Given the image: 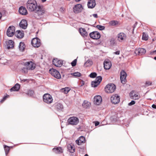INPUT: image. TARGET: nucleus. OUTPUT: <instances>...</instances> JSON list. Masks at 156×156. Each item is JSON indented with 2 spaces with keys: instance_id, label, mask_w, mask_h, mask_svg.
Wrapping results in <instances>:
<instances>
[{
  "instance_id": "obj_3",
  "label": "nucleus",
  "mask_w": 156,
  "mask_h": 156,
  "mask_svg": "<svg viewBox=\"0 0 156 156\" xmlns=\"http://www.w3.org/2000/svg\"><path fill=\"white\" fill-rule=\"evenodd\" d=\"M43 101L48 104H51L53 100L52 96L48 93L45 94L43 95Z\"/></svg>"
},
{
  "instance_id": "obj_29",
  "label": "nucleus",
  "mask_w": 156,
  "mask_h": 156,
  "mask_svg": "<svg viewBox=\"0 0 156 156\" xmlns=\"http://www.w3.org/2000/svg\"><path fill=\"white\" fill-rule=\"evenodd\" d=\"M55 109L58 111H62L63 109V106L61 103H58L55 106Z\"/></svg>"
},
{
  "instance_id": "obj_40",
  "label": "nucleus",
  "mask_w": 156,
  "mask_h": 156,
  "mask_svg": "<svg viewBox=\"0 0 156 156\" xmlns=\"http://www.w3.org/2000/svg\"><path fill=\"white\" fill-rule=\"evenodd\" d=\"M142 39L146 41L148 40V35L146 34L145 33H143L142 37Z\"/></svg>"
},
{
  "instance_id": "obj_18",
  "label": "nucleus",
  "mask_w": 156,
  "mask_h": 156,
  "mask_svg": "<svg viewBox=\"0 0 156 156\" xmlns=\"http://www.w3.org/2000/svg\"><path fill=\"white\" fill-rule=\"evenodd\" d=\"M19 25L20 27L23 29H26L27 27V22L26 20L23 19L21 20L20 23Z\"/></svg>"
},
{
  "instance_id": "obj_20",
  "label": "nucleus",
  "mask_w": 156,
  "mask_h": 156,
  "mask_svg": "<svg viewBox=\"0 0 156 156\" xmlns=\"http://www.w3.org/2000/svg\"><path fill=\"white\" fill-rule=\"evenodd\" d=\"M96 5V1L94 0H89L87 3V6L89 8H93L95 7Z\"/></svg>"
},
{
  "instance_id": "obj_45",
  "label": "nucleus",
  "mask_w": 156,
  "mask_h": 156,
  "mask_svg": "<svg viewBox=\"0 0 156 156\" xmlns=\"http://www.w3.org/2000/svg\"><path fill=\"white\" fill-rule=\"evenodd\" d=\"M34 94V91L33 90H29L28 91L27 94L30 96H32Z\"/></svg>"
},
{
  "instance_id": "obj_44",
  "label": "nucleus",
  "mask_w": 156,
  "mask_h": 156,
  "mask_svg": "<svg viewBox=\"0 0 156 156\" xmlns=\"http://www.w3.org/2000/svg\"><path fill=\"white\" fill-rule=\"evenodd\" d=\"M96 27L101 30H104L105 29V27L104 26L100 25H97L96 26Z\"/></svg>"
},
{
  "instance_id": "obj_1",
  "label": "nucleus",
  "mask_w": 156,
  "mask_h": 156,
  "mask_svg": "<svg viewBox=\"0 0 156 156\" xmlns=\"http://www.w3.org/2000/svg\"><path fill=\"white\" fill-rule=\"evenodd\" d=\"M26 5L27 9L30 11L34 12L36 10L33 16L36 19H40L45 13L44 9L40 6H38L35 0H28Z\"/></svg>"
},
{
  "instance_id": "obj_26",
  "label": "nucleus",
  "mask_w": 156,
  "mask_h": 156,
  "mask_svg": "<svg viewBox=\"0 0 156 156\" xmlns=\"http://www.w3.org/2000/svg\"><path fill=\"white\" fill-rule=\"evenodd\" d=\"M53 151L56 154H60L63 152L62 149L60 147H58L56 148H53Z\"/></svg>"
},
{
  "instance_id": "obj_35",
  "label": "nucleus",
  "mask_w": 156,
  "mask_h": 156,
  "mask_svg": "<svg viewBox=\"0 0 156 156\" xmlns=\"http://www.w3.org/2000/svg\"><path fill=\"white\" fill-rule=\"evenodd\" d=\"M109 23L111 26H114L117 25L118 23V22L116 20H112L110 21Z\"/></svg>"
},
{
  "instance_id": "obj_59",
  "label": "nucleus",
  "mask_w": 156,
  "mask_h": 156,
  "mask_svg": "<svg viewBox=\"0 0 156 156\" xmlns=\"http://www.w3.org/2000/svg\"><path fill=\"white\" fill-rule=\"evenodd\" d=\"M27 80V79H23V80H22V81H23V82H25L26 80Z\"/></svg>"
},
{
  "instance_id": "obj_54",
  "label": "nucleus",
  "mask_w": 156,
  "mask_h": 156,
  "mask_svg": "<svg viewBox=\"0 0 156 156\" xmlns=\"http://www.w3.org/2000/svg\"><path fill=\"white\" fill-rule=\"evenodd\" d=\"M99 124V122H96L95 123V126H98Z\"/></svg>"
},
{
  "instance_id": "obj_24",
  "label": "nucleus",
  "mask_w": 156,
  "mask_h": 156,
  "mask_svg": "<svg viewBox=\"0 0 156 156\" xmlns=\"http://www.w3.org/2000/svg\"><path fill=\"white\" fill-rule=\"evenodd\" d=\"M7 45L8 49L12 48L14 47V42L12 40H9L8 41L7 43Z\"/></svg>"
},
{
  "instance_id": "obj_37",
  "label": "nucleus",
  "mask_w": 156,
  "mask_h": 156,
  "mask_svg": "<svg viewBox=\"0 0 156 156\" xmlns=\"http://www.w3.org/2000/svg\"><path fill=\"white\" fill-rule=\"evenodd\" d=\"M102 80V77L101 76H99L96 77L95 81L99 83H100Z\"/></svg>"
},
{
  "instance_id": "obj_15",
  "label": "nucleus",
  "mask_w": 156,
  "mask_h": 156,
  "mask_svg": "<svg viewBox=\"0 0 156 156\" xmlns=\"http://www.w3.org/2000/svg\"><path fill=\"white\" fill-rule=\"evenodd\" d=\"M112 66V63L109 60H105L104 62V66L105 70L109 69Z\"/></svg>"
},
{
  "instance_id": "obj_49",
  "label": "nucleus",
  "mask_w": 156,
  "mask_h": 156,
  "mask_svg": "<svg viewBox=\"0 0 156 156\" xmlns=\"http://www.w3.org/2000/svg\"><path fill=\"white\" fill-rule=\"evenodd\" d=\"M110 42L111 45H114L115 44V41L114 39H112L110 40Z\"/></svg>"
},
{
  "instance_id": "obj_2",
  "label": "nucleus",
  "mask_w": 156,
  "mask_h": 156,
  "mask_svg": "<svg viewBox=\"0 0 156 156\" xmlns=\"http://www.w3.org/2000/svg\"><path fill=\"white\" fill-rule=\"evenodd\" d=\"M115 89L116 86L113 83H109L107 84L105 88V91L108 93H112Z\"/></svg>"
},
{
  "instance_id": "obj_19",
  "label": "nucleus",
  "mask_w": 156,
  "mask_h": 156,
  "mask_svg": "<svg viewBox=\"0 0 156 156\" xmlns=\"http://www.w3.org/2000/svg\"><path fill=\"white\" fill-rule=\"evenodd\" d=\"M146 52V50L143 48H139L136 50L135 53L138 55H142Z\"/></svg>"
},
{
  "instance_id": "obj_9",
  "label": "nucleus",
  "mask_w": 156,
  "mask_h": 156,
  "mask_svg": "<svg viewBox=\"0 0 156 156\" xmlns=\"http://www.w3.org/2000/svg\"><path fill=\"white\" fill-rule=\"evenodd\" d=\"M41 44L40 40L37 37L34 38L31 41V44L34 47H39Z\"/></svg>"
},
{
  "instance_id": "obj_8",
  "label": "nucleus",
  "mask_w": 156,
  "mask_h": 156,
  "mask_svg": "<svg viewBox=\"0 0 156 156\" xmlns=\"http://www.w3.org/2000/svg\"><path fill=\"white\" fill-rule=\"evenodd\" d=\"M120 74V79L121 82L123 84H124L126 82L127 74L124 70H122L121 71Z\"/></svg>"
},
{
  "instance_id": "obj_47",
  "label": "nucleus",
  "mask_w": 156,
  "mask_h": 156,
  "mask_svg": "<svg viewBox=\"0 0 156 156\" xmlns=\"http://www.w3.org/2000/svg\"><path fill=\"white\" fill-rule=\"evenodd\" d=\"M156 54V50L155 51H151L150 52V55H155Z\"/></svg>"
},
{
  "instance_id": "obj_64",
  "label": "nucleus",
  "mask_w": 156,
  "mask_h": 156,
  "mask_svg": "<svg viewBox=\"0 0 156 156\" xmlns=\"http://www.w3.org/2000/svg\"><path fill=\"white\" fill-rule=\"evenodd\" d=\"M84 156H88V155L87 154H86Z\"/></svg>"
},
{
  "instance_id": "obj_55",
  "label": "nucleus",
  "mask_w": 156,
  "mask_h": 156,
  "mask_svg": "<svg viewBox=\"0 0 156 156\" xmlns=\"http://www.w3.org/2000/svg\"><path fill=\"white\" fill-rule=\"evenodd\" d=\"M137 24V22H135V24L133 25V30H134V28L135 27L136 25Z\"/></svg>"
},
{
  "instance_id": "obj_14",
  "label": "nucleus",
  "mask_w": 156,
  "mask_h": 156,
  "mask_svg": "<svg viewBox=\"0 0 156 156\" xmlns=\"http://www.w3.org/2000/svg\"><path fill=\"white\" fill-rule=\"evenodd\" d=\"M94 99V104L98 105H100L102 100L101 97L100 95L96 96Z\"/></svg>"
},
{
  "instance_id": "obj_62",
  "label": "nucleus",
  "mask_w": 156,
  "mask_h": 156,
  "mask_svg": "<svg viewBox=\"0 0 156 156\" xmlns=\"http://www.w3.org/2000/svg\"><path fill=\"white\" fill-rule=\"evenodd\" d=\"M81 0H75L76 2H78L80 1Z\"/></svg>"
},
{
  "instance_id": "obj_63",
  "label": "nucleus",
  "mask_w": 156,
  "mask_h": 156,
  "mask_svg": "<svg viewBox=\"0 0 156 156\" xmlns=\"http://www.w3.org/2000/svg\"><path fill=\"white\" fill-rule=\"evenodd\" d=\"M154 59H155V60H156V57H155L154 58Z\"/></svg>"
},
{
  "instance_id": "obj_53",
  "label": "nucleus",
  "mask_w": 156,
  "mask_h": 156,
  "mask_svg": "<svg viewBox=\"0 0 156 156\" xmlns=\"http://www.w3.org/2000/svg\"><path fill=\"white\" fill-rule=\"evenodd\" d=\"M7 98V96H5L4 97H3L2 99V100H1V102L3 101L4 100H5L6 99V98Z\"/></svg>"
},
{
  "instance_id": "obj_22",
  "label": "nucleus",
  "mask_w": 156,
  "mask_h": 156,
  "mask_svg": "<svg viewBox=\"0 0 156 156\" xmlns=\"http://www.w3.org/2000/svg\"><path fill=\"white\" fill-rule=\"evenodd\" d=\"M20 88V85L18 83L16 84L14 86L11 88L10 89V91H18Z\"/></svg>"
},
{
  "instance_id": "obj_52",
  "label": "nucleus",
  "mask_w": 156,
  "mask_h": 156,
  "mask_svg": "<svg viewBox=\"0 0 156 156\" xmlns=\"http://www.w3.org/2000/svg\"><path fill=\"white\" fill-rule=\"evenodd\" d=\"M92 16L95 18H97L98 17L97 14H94L92 15Z\"/></svg>"
},
{
  "instance_id": "obj_32",
  "label": "nucleus",
  "mask_w": 156,
  "mask_h": 156,
  "mask_svg": "<svg viewBox=\"0 0 156 156\" xmlns=\"http://www.w3.org/2000/svg\"><path fill=\"white\" fill-rule=\"evenodd\" d=\"M92 62L91 60L88 59L84 64V66L85 67L89 66L92 64Z\"/></svg>"
},
{
  "instance_id": "obj_56",
  "label": "nucleus",
  "mask_w": 156,
  "mask_h": 156,
  "mask_svg": "<svg viewBox=\"0 0 156 156\" xmlns=\"http://www.w3.org/2000/svg\"><path fill=\"white\" fill-rule=\"evenodd\" d=\"M152 107L156 109V105L155 104H153L152 105Z\"/></svg>"
},
{
  "instance_id": "obj_4",
  "label": "nucleus",
  "mask_w": 156,
  "mask_h": 156,
  "mask_svg": "<svg viewBox=\"0 0 156 156\" xmlns=\"http://www.w3.org/2000/svg\"><path fill=\"white\" fill-rule=\"evenodd\" d=\"M79 119L74 116L69 117L67 120L69 124L72 125H76L79 123Z\"/></svg>"
},
{
  "instance_id": "obj_38",
  "label": "nucleus",
  "mask_w": 156,
  "mask_h": 156,
  "mask_svg": "<svg viewBox=\"0 0 156 156\" xmlns=\"http://www.w3.org/2000/svg\"><path fill=\"white\" fill-rule=\"evenodd\" d=\"M102 80V77L101 76H99L96 77L95 81L99 83H100Z\"/></svg>"
},
{
  "instance_id": "obj_27",
  "label": "nucleus",
  "mask_w": 156,
  "mask_h": 156,
  "mask_svg": "<svg viewBox=\"0 0 156 156\" xmlns=\"http://www.w3.org/2000/svg\"><path fill=\"white\" fill-rule=\"evenodd\" d=\"M129 95H130V96L131 97V98L135 100H138L140 98V96L136 94H134L133 95V92H131L130 93Z\"/></svg>"
},
{
  "instance_id": "obj_57",
  "label": "nucleus",
  "mask_w": 156,
  "mask_h": 156,
  "mask_svg": "<svg viewBox=\"0 0 156 156\" xmlns=\"http://www.w3.org/2000/svg\"><path fill=\"white\" fill-rule=\"evenodd\" d=\"M83 14L84 15V16H86V12H85V11H83Z\"/></svg>"
},
{
  "instance_id": "obj_39",
  "label": "nucleus",
  "mask_w": 156,
  "mask_h": 156,
  "mask_svg": "<svg viewBox=\"0 0 156 156\" xmlns=\"http://www.w3.org/2000/svg\"><path fill=\"white\" fill-rule=\"evenodd\" d=\"M102 80V77L101 76H99L96 77L95 81L99 83H100Z\"/></svg>"
},
{
  "instance_id": "obj_17",
  "label": "nucleus",
  "mask_w": 156,
  "mask_h": 156,
  "mask_svg": "<svg viewBox=\"0 0 156 156\" xmlns=\"http://www.w3.org/2000/svg\"><path fill=\"white\" fill-rule=\"evenodd\" d=\"M126 34L123 33H120L118 35V40L119 41L126 40Z\"/></svg>"
},
{
  "instance_id": "obj_50",
  "label": "nucleus",
  "mask_w": 156,
  "mask_h": 156,
  "mask_svg": "<svg viewBox=\"0 0 156 156\" xmlns=\"http://www.w3.org/2000/svg\"><path fill=\"white\" fill-rule=\"evenodd\" d=\"M120 51H118L114 52V54L117 55H119L120 54Z\"/></svg>"
},
{
  "instance_id": "obj_58",
  "label": "nucleus",
  "mask_w": 156,
  "mask_h": 156,
  "mask_svg": "<svg viewBox=\"0 0 156 156\" xmlns=\"http://www.w3.org/2000/svg\"><path fill=\"white\" fill-rule=\"evenodd\" d=\"M2 13L0 12V19L2 17Z\"/></svg>"
},
{
  "instance_id": "obj_10",
  "label": "nucleus",
  "mask_w": 156,
  "mask_h": 156,
  "mask_svg": "<svg viewBox=\"0 0 156 156\" xmlns=\"http://www.w3.org/2000/svg\"><path fill=\"white\" fill-rule=\"evenodd\" d=\"M83 9V7L81 4H77L73 7V11L75 14H78L82 11Z\"/></svg>"
},
{
  "instance_id": "obj_51",
  "label": "nucleus",
  "mask_w": 156,
  "mask_h": 156,
  "mask_svg": "<svg viewBox=\"0 0 156 156\" xmlns=\"http://www.w3.org/2000/svg\"><path fill=\"white\" fill-rule=\"evenodd\" d=\"M146 84L147 86H149L151 84V83L149 81H146Z\"/></svg>"
},
{
  "instance_id": "obj_31",
  "label": "nucleus",
  "mask_w": 156,
  "mask_h": 156,
  "mask_svg": "<svg viewBox=\"0 0 156 156\" xmlns=\"http://www.w3.org/2000/svg\"><path fill=\"white\" fill-rule=\"evenodd\" d=\"M90 105V103L87 101H84L82 104L83 108H87Z\"/></svg>"
},
{
  "instance_id": "obj_5",
  "label": "nucleus",
  "mask_w": 156,
  "mask_h": 156,
  "mask_svg": "<svg viewBox=\"0 0 156 156\" xmlns=\"http://www.w3.org/2000/svg\"><path fill=\"white\" fill-rule=\"evenodd\" d=\"M15 28L13 26H10L8 27L6 31V34L9 37H12L15 33Z\"/></svg>"
},
{
  "instance_id": "obj_13",
  "label": "nucleus",
  "mask_w": 156,
  "mask_h": 156,
  "mask_svg": "<svg viewBox=\"0 0 156 156\" xmlns=\"http://www.w3.org/2000/svg\"><path fill=\"white\" fill-rule=\"evenodd\" d=\"M52 63L56 67H61L63 64L62 61L58 60L57 58L54 59L52 61Z\"/></svg>"
},
{
  "instance_id": "obj_48",
  "label": "nucleus",
  "mask_w": 156,
  "mask_h": 156,
  "mask_svg": "<svg viewBox=\"0 0 156 156\" xmlns=\"http://www.w3.org/2000/svg\"><path fill=\"white\" fill-rule=\"evenodd\" d=\"M135 101H134L133 100H132L130 103H129L128 104V105L129 106H131V105H134L135 104Z\"/></svg>"
},
{
  "instance_id": "obj_33",
  "label": "nucleus",
  "mask_w": 156,
  "mask_h": 156,
  "mask_svg": "<svg viewBox=\"0 0 156 156\" xmlns=\"http://www.w3.org/2000/svg\"><path fill=\"white\" fill-rule=\"evenodd\" d=\"M70 88L69 87H66L61 89V91L65 94H67L70 90Z\"/></svg>"
},
{
  "instance_id": "obj_6",
  "label": "nucleus",
  "mask_w": 156,
  "mask_h": 156,
  "mask_svg": "<svg viewBox=\"0 0 156 156\" xmlns=\"http://www.w3.org/2000/svg\"><path fill=\"white\" fill-rule=\"evenodd\" d=\"M49 73L52 76L57 79H60L61 78L60 73L55 69L53 68L50 69Z\"/></svg>"
},
{
  "instance_id": "obj_43",
  "label": "nucleus",
  "mask_w": 156,
  "mask_h": 156,
  "mask_svg": "<svg viewBox=\"0 0 156 156\" xmlns=\"http://www.w3.org/2000/svg\"><path fill=\"white\" fill-rule=\"evenodd\" d=\"M97 76V74L95 73H92L89 75V76L90 77L92 78H94L96 77Z\"/></svg>"
},
{
  "instance_id": "obj_30",
  "label": "nucleus",
  "mask_w": 156,
  "mask_h": 156,
  "mask_svg": "<svg viewBox=\"0 0 156 156\" xmlns=\"http://www.w3.org/2000/svg\"><path fill=\"white\" fill-rule=\"evenodd\" d=\"M67 148L68 151L71 153H73L75 151V149L70 144L68 145Z\"/></svg>"
},
{
  "instance_id": "obj_7",
  "label": "nucleus",
  "mask_w": 156,
  "mask_h": 156,
  "mask_svg": "<svg viewBox=\"0 0 156 156\" xmlns=\"http://www.w3.org/2000/svg\"><path fill=\"white\" fill-rule=\"evenodd\" d=\"M111 101L112 103L116 104L120 102V98L119 96L117 94H113L110 98Z\"/></svg>"
},
{
  "instance_id": "obj_21",
  "label": "nucleus",
  "mask_w": 156,
  "mask_h": 156,
  "mask_svg": "<svg viewBox=\"0 0 156 156\" xmlns=\"http://www.w3.org/2000/svg\"><path fill=\"white\" fill-rule=\"evenodd\" d=\"M19 12L20 14L25 15L27 14V11L26 8L23 6H21L19 9Z\"/></svg>"
},
{
  "instance_id": "obj_25",
  "label": "nucleus",
  "mask_w": 156,
  "mask_h": 156,
  "mask_svg": "<svg viewBox=\"0 0 156 156\" xmlns=\"http://www.w3.org/2000/svg\"><path fill=\"white\" fill-rule=\"evenodd\" d=\"M17 33L16 36L19 38H22L24 37V33L23 31L20 30H17L16 31Z\"/></svg>"
},
{
  "instance_id": "obj_61",
  "label": "nucleus",
  "mask_w": 156,
  "mask_h": 156,
  "mask_svg": "<svg viewBox=\"0 0 156 156\" xmlns=\"http://www.w3.org/2000/svg\"><path fill=\"white\" fill-rule=\"evenodd\" d=\"M42 2H44L46 0H41Z\"/></svg>"
},
{
  "instance_id": "obj_12",
  "label": "nucleus",
  "mask_w": 156,
  "mask_h": 156,
  "mask_svg": "<svg viewBox=\"0 0 156 156\" xmlns=\"http://www.w3.org/2000/svg\"><path fill=\"white\" fill-rule=\"evenodd\" d=\"M25 65L27 66L29 70H33L36 67V64L32 61L27 62L25 63Z\"/></svg>"
},
{
  "instance_id": "obj_34",
  "label": "nucleus",
  "mask_w": 156,
  "mask_h": 156,
  "mask_svg": "<svg viewBox=\"0 0 156 156\" xmlns=\"http://www.w3.org/2000/svg\"><path fill=\"white\" fill-rule=\"evenodd\" d=\"M99 84L100 83H99L97 82H96L94 80L92 81L91 83V86L92 87H95L98 86Z\"/></svg>"
},
{
  "instance_id": "obj_36",
  "label": "nucleus",
  "mask_w": 156,
  "mask_h": 156,
  "mask_svg": "<svg viewBox=\"0 0 156 156\" xmlns=\"http://www.w3.org/2000/svg\"><path fill=\"white\" fill-rule=\"evenodd\" d=\"M4 147L5 151V154L7 155L10 150L9 147L5 145H4Z\"/></svg>"
},
{
  "instance_id": "obj_28",
  "label": "nucleus",
  "mask_w": 156,
  "mask_h": 156,
  "mask_svg": "<svg viewBox=\"0 0 156 156\" xmlns=\"http://www.w3.org/2000/svg\"><path fill=\"white\" fill-rule=\"evenodd\" d=\"M19 47L20 51H23L25 47V46L24 42H20L19 43Z\"/></svg>"
},
{
  "instance_id": "obj_46",
  "label": "nucleus",
  "mask_w": 156,
  "mask_h": 156,
  "mask_svg": "<svg viewBox=\"0 0 156 156\" xmlns=\"http://www.w3.org/2000/svg\"><path fill=\"white\" fill-rule=\"evenodd\" d=\"M77 60L76 59H74L72 62H71V65L72 66H75L76 64Z\"/></svg>"
},
{
  "instance_id": "obj_41",
  "label": "nucleus",
  "mask_w": 156,
  "mask_h": 156,
  "mask_svg": "<svg viewBox=\"0 0 156 156\" xmlns=\"http://www.w3.org/2000/svg\"><path fill=\"white\" fill-rule=\"evenodd\" d=\"M28 70V69L27 67L26 68L23 67L21 69V71L23 73H27Z\"/></svg>"
},
{
  "instance_id": "obj_42",
  "label": "nucleus",
  "mask_w": 156,
  "mask_h": 156,
  "mask_svg": "<svg viewBox=\"0 0 156 156\" xmlns=\"http://www.w3.org/2000/svg\"><path fill=\"white\" fill-rule=\"evenodd\" d=\"M71 75L74 76L79 77L81 76V73L79 72H75L71 73Z\"/></svg>"
},
{
  "instance_id": "obj_60",
  "label": "nucleus",
  "mask_w": 156,
  "mask_h": 156,
  "mask_svg": "<svg viewBox=\"0 0 156 156\" xmlns=\"http://www.w3.org/2000/svg\"><path fill=\"white\" fill-rule=\"evenodd\" d=\"M84 82L83 81V83H82V84L81 85V86H83V85H84Z\"/></svg>"
},
{
  "instance_id": "obj_11",
  "label": "nucleus",
  "mask_w": 156,
  "mask_h": 156,
  "mask_svg": "<svg viewBox=\"0 0 156 156\" xmlns=\"http://www.w3.org/2000/svg\"><path fill=\"white\" fill-rule=\"evenodd\" d=\"M90 37L94 39H98L101 37V35L98 32L95 31L92 32L89 34Z\"/></svg>"
},
{
  "instance_id": "obj_16",
  "label": "nucleus",
  "mask_w": 156,
  "mask_h": 156,
  "mask_svg": "<svg viewBox=\"0 0 156 156\" xmlns=\"http://www.w3.org/2000/svg\"><path fill=\"white\" fill-rule=\"evenodd\" d=\"M85 138L84 137L81 136L79 137L78 139L76 141V143L78 145H81L82 144L84 143L85 142Z\"/></svg>"
},
{
  "instance_id": "obj_23",
  "label": "nucleus",
  "mask_w": 156,
  "mask_h": 156,
  "mask_svg": "<svg viewBox=\"0 0 156 156\" xmlns=\"http://www.w3.org/2000/svg\"><path fill=\"white\" fill-rule=\"evenodd\" d=\"M79 32L81 35L83 37H87L88 35V33L84 28H80L79 29Z\"/></svg>"
}]
</instances>
